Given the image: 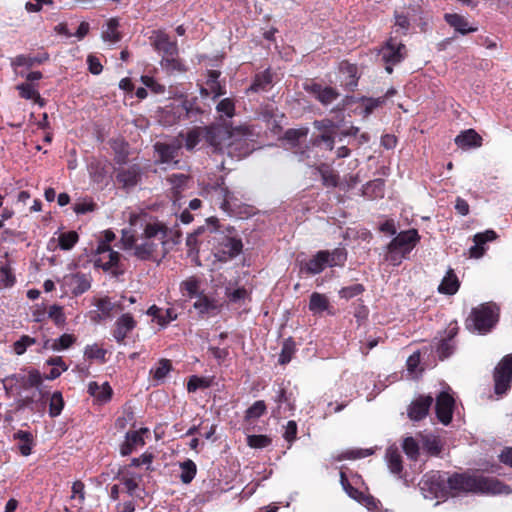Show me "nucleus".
I'll use <instances>...</instances> for the list:
<instances>
[{
	"label": "nucleus",
	"instance_id": "1",
	"mask_svg": "<svg viewBox=\"0 0 512 512\" xmlns=\"http://www.w3.org/2000/svg\"><path fill=\"white\" fill-rule=\"evenodd\" d=\"M448 489L453 496L461 492L482 494H509L511 489L501 481L483 475L454 474L447 478Z\"/></svg>",
	"mask_w": 512,
	"mask_h": 512
},
{
	"label": "nucleus",
	"instance_id": "2",
	"mask_svg": "<svg viewBox=\"0 0 512 512\" xmlns=\"http://www.w3.org/2000/svg\"><path fill=\"white\" fill-rule=\"evenodd\" d=\"M168 228L160 223H149L145 226L140 237V242L136 243L133 255L142 261H148L155 258L158 248L167 243Z\"/></svg>",
	"mask_w": 512,
	"mask_h": 512
},
{
	"label": "nucleus",
	"instance_id": "3",
	"mask_svg": "<svg viewBox=\"0 0 512 512\" xmlns=\"http://www.w3.org/2000/svg\"><path fill=\"white\" fill-rule=\"evenodd\" d=\"M419 240L415 229L399 233L389 244V259L400 262V259L409 253Z\"/></svg>",
	"mask_w": 512,
	"mask_h": 512
},
{
	"label": "nucleus",
	"instance_id": "4",
	"mask_svg": "<svg viewBox=\"0 0 512 512\" xmlns=\"http://www.w3.org/2000/svg\"><path fill=\"white\" fill-rule=\"evenodd\" d=\"M497 308L495 305L482 304L473 309L468 321L472 322L475 330L479 333L488 332L497 322Z\"/></svg>",
	"mask_w": 512,
	"mask_h": 512
},
{
	"label": "nucleus",
	"instance_id": "5",
	"mask_svg": "<svg viewBox=\"0 0 512 512\" xmlns=\"http://www.w3.org/2000/svg\"><path fill=\"white\" fill-rule=\"evenodd\" d=\"M420 489L425 498H446L449 494L447 479L439 473L425 475L420 482Z\"/></svg>",
	"mask_w": 512,
	"mask_h": 512
},
{
	"label": "nucleus",
	"instance_id": "6",
	"mask_svg": "<svg viewBox=\"0 0 512 512\" xmlns=\"http://www.w3.org/2000/svg\"><path fill=\"white\" fill-rule=\"evenodd\" d=\"M405 55V45L396 42L392 38L379 51V57L385 63V70L388 73H392V66L400 63L405 58Z\"/></svg>",
	"mask_w": 512,
	"mask_h": 512
},
{
	"label": "nucleus",
	"instance_id": "7",
	"mask_svg": "<svg viewBox=\"0 0 512 512\" xmlns=\"http://www.w3.org/2000/svg\"><path fill=\"white\" fill-rule=\"evenodd\" d=\"M495 393L504 394L512 381V355L505 356L495 368L494 372Z\"/></svg>",
	"mask_w": 512,
	"mask_h": 512
},
{
	"label": "nucleus",
	"instance_id": "8",
	"mask_svg": "<svg viewBox=\"0 0 512 512\" xmlns=\"http://www.w3.org/2000/svg\"><path fill=\"white\" fill-rule=\"evenodd\" d=\"M181 142L176 140L170 143L156 142L154 144V151L158 156V162L162 164H177L179 151L181 149Z\"/></svg>",
	"mask_w": 512,
	"mask_h": 512
},
{
	"label": "nucleus",
	"instance_id": "9",
	"mask_svg": "<svg viewBox=\"0 0 512 512\" xmlns=\"http://www.w3.org/2000/svg\"><path fill=\"white\" fill-rule=\"evenodd\" d=\"M151 44L157 50L163 53V56H177L178 47L176 42L171 41L169 36L162 30L153 31Z\"/></svg>",
	"mask_w": 512,
	"mask_h": 512
},
{
	"label": "nucleus",
	"instance_id": "10",
	"mask_svg": "<svg viewBox=\"0 0 512 512\" xmlns=\"http://www.w3.org/2000/svg\"><path fill=\"white\" fill-rule=\"evenodd\" d=\"M454 399L447 392H441L436 398V415L439 421L448 425L452 420Z\"/></svg>",
	"mask_w": 512,
	"mask_h": 512
},
{
	"label": "nucleus",
	"instance_id": "11",
	"mask_svg": "<svg viewBox=\"0 0 512 512\" xmlns=\"http://www.w3.org/2000/svg\"><path fill=\"white\" fill-rule=\"evenodd\" d=\"M206 140L213 146L216 150H221L223 146H231L232 142L229 140L232 138L233 134L226 127H210L206 128Z\"/></svg>",
	"mask_w": 512,
	"mask_h": 512
},
{
	"label": "nucleus",
	"instance_id": "12",
	"mask_svg": "<svg viewBox=\"0 0 512 512\" xmlns=\"http://www.w3.org/2000/svg\"><path fill=\"white\" fill-rule=\"evenodd\" d=\"M433 403L431 396H419L416 400L412 401L407 409L408 417L413 421H420L425 418Z\"/></svg>",
	"mask_w": 512,
	"mask_h": 512
},
{
	"label": "nucleus",
	"instance_id": "13",
	"mask_svg": "<svg viewBox=\"0 0 512 512\" xmlns=\"http://www.w3.org/2000/svg\"><path fill=\"white\" fill-rule=\"evenodd\" d=\"M141 177V168L133 164L127 168H120L116 173V180L123 188L128 189L136 186Z\"/></svg>",
	"mask_w": 512,
	"mask_h": 512
},
{
	"label": "nucleus",
	"instance_id": "14",
	"mask_svg": "<svg viewBox=\"0 0 512 512\" xmlns=\"http://www.w3.org/2000/svg\"><path fill=\"white\" fill-rule=\"evenodd\" d=\"M242 251V242L240 239H236L233 237H224L220 242V248L216 253V257L220 261H227L237 255H239Z\"/></svg>",
	"mask_w": 512,
	"mask_h": 512
},
{
	"label": "nucleus",
	"instance_id": "15",
	"mask_svg": "<svg viewBox=\"0 0 512 512\" xmlns=\"http://www.w3.org/2000/svg\"><path fill=\"white\" fill-rule=\"evenodd\" d=\"M99 258L96 260V265L102 267L104 270H110L117 266L120 254L113 251L109 245L101 243L97 249Z\"/></svg>",
	"mask_w": 512,
	"mask_h": 512
},
{
	"label": "nucleus",
	"instance_id": "16",
	"mask_svg": "<svg viewBox=\"0 0 512 512\" xmlns=\"http://www.w3.org/2000/svg\"><path fill=\"white\" fill-rule=\"evenodd\" d=\"M136 326L134 318L126 313L117 319L113 336L118 343H122L127 334L132 331Z\"/></svg>",
	"mask_w": 512,
	"mask_h": 512
},
{
	"label": "nucleus",
	"instance_id": "17",
	"mask_svg": "<svg viewBox=\"0 0 512 512\" xmlns=\"http://www.w3.org/2000/svg\"><path fill=\"white\" fill-rule=\"evenodd\" d=\"M496 238V233L493 230H487L484 233H478L473 237L474 245L470 247L469 254L472 258H480L484 254L483 245Z\"/></svg>",
	"mask_w": 512,
	"mask_h": 512
},
{
	"label": "nucleus",
	"instance_id": "18",
	"mask_svg": "<svg viewBox=\"0 0 512 512\" xmlns=\"http://www.w3.org/2000/svg\"><path fill=\"white\" fill-rule=\"evenodd\" d=\"M329 263H332V261H330V252L319 251L306 263L305 269L309 274H318L322 272L326 266H329Z\"/></svg>",
	"mask_w": 512,
	"mask_h": 512
},
{
	"label": "nucleus",
	"instance_id": "19",
	"mask_svg": "<svg viewBox=\"0 0 512 512\" xmlns=\"http://www.w3.org/2000/svg\"><path fill=\"white\" fill-rule=\"evenodd\" d=\"M19 381H21L22 387L24 389L35 387L39 393L40 399L43 400L45 398L46 392H44L41 388L42 376L38 370H30L28 375L21 377Z\"/></svg>",
	"mask_w": 512,
	"mask_h": 512
},
{
	"label": "nucleus",
	"instance_id": "20",
	"mask_svg": "<svg viewBox=\"0 0 512 512\" xmlns=\"http://www.w3.org/2000/svg\"><path fill=\"white\" fill-rule=\"evenodd\" d=\"M455 143L459 147H480L482 145L481 136L473 129H468L455 138Z\"/></svg>",
	"mask_w": 512,
	"mask_h": 512
},
{
	"label": "nucleus",
	"instance_id": "21",
	"mask_svg": "<svg viewBox=\"0 0 512 512\" xmlns=\"http://www.w3.org/2000/svg\"><path fill=\"white\" fill-rule=\"evenodd\" d=\"M310 91L316 96V98L325 105L332 103L339 96L338 92L331 87H322L318 84H313L310 87Z\"/></svg>",
	"mask_w": 512,
	"mask_h": 512
},
{
	"label": "nucleus",
	"instance_id": "22",
	"mask_svg": "<svg viewBox=\"0 0 512 512\" xmlns=\"http://www.w3.org/2000/svg\"><path fill=\"white\" fill-rule=\"evenodd\" d=\"M445 20L451 27L463 35L477 30L476 27H469L467 20L458 14H446Z\"/></svg>",
	"mask_w": 512,
	"mask_h": 512
},
{
	"label": "nucleus",
	"instance_id": "23",
	"mask_svg": "<svg viewBox=\"0 0 512 512\" xmlns=\"http://www.w3.org/2000/svg\"><path fill=\"white\" fill-rule=\"evenodd\" d=\"M88 392L90 393V395H92L101 402L108 401L112 395V389L107 382L101 385H99L97 382L89 383Z\"/></svg>",
	"mask_w": 512,
	"mask_h": 512
},
{
	"label": "nucleus",
	"instance_id": "24",
	"mask_svg": "<svg viewBox=\"0 0 512 512\" xmlns=\"http://www.w3.org/2000/svg\"><path fill=\"white\" fill-rule=\"evenodd\" d=\"M459 288V281L452 269L447 271L446 276L443 278L438 287V291L443 294H455Z\"/></svg>",
	"mask_w": 512,
	"mask_h": 512
},
{
	"label": "nucleus",
	"instance_id": "25",
	"mask_svg": "<svg viewBox=\"0 0 512 512\" xmlns=\"http://www.w3.org/2000/svg\"><path fill=\"white\" fill-rule=\"evenodd\" d=\"M387 465L394 474H399L402 469V457L397 447H389L386 451Z\"/></svg>",
	"mask_w": 512,
	"mask_h": 512
},
{
	"label": "nucleus",
	"instance_id": "26",
	"mask_svg": "<svg viewBox=\"0 0 512 512\" xmlns=\"http://www.w3.org/2000/svg\"><path fill=\"white\" fill-rule=\"evenodd\" d=\"M139 445H144V440L140 432H128L126 434L125 442L121 445V454L124 456L129 455L133 451V449Z\"/></svg>",
	"mask_w": 512,
	"mask_h": 512
},
{
	"label": "nucleus",
	"instance_id": "27",
	"mask_svg": "<svg viewBox=\"0 0 512 512\" xmlns=\"http://www.w3.org/2000/svg\"><path fill=\"white\" fill-rule=\"evenodd\" d=\"M111 148L114 151L116 163L119 165L126 164L129 156L128 144L121 139H115L111 141Z\"/></svg>",
	"mask_w": 512,
	"mask_h": 512
},
{
	"label": "nucleus",
	"instance_id": "28",
	"mask_svg": "<svg viewBox=\"0 0 512 512\" xmlns=\"http://www.w3.org/2000/svg\"><path fill=\"white\" fill-rule=\"evenodd\" d=\"M193 306L200 314H215L219 309V305L216 301L210 300L204 295L199 296Z\"/></svg>",
	"mask_w": 512,
	"mask_h": 512
},
{
	"label": "nucleus",
	"instance_id": "29",
	"mask_svg": "<svg viewBox=\"0 0 512 512\" xmlns=\"http://www.w3.org/2000/svg\"><path fill=\"white\" fill-rule=\"evenodd\" d=\"M329 307L328 298L320 293L314 292L310 296L309 309L314 314L321 313Z\"/></svg>",
	"mask_w": 512,
	"mask_h": 512
},
{
	"label": "nucleus",
	"instance_id": "30",
	"mask_svg": "<svg viewBox=\"0 0 512 512\" xmlns=\"http://www.w3.org/2000/svg\"><path fill=\"white\" fill-rule=\"evenodd\" d=\"M14 438L20 441L19 450L23 456L31 454L33 437L30 432L19 430L14 434Z\"/></svg>",
	"mask_w": 512,
	"mask_h": 512
},
{
	"label": "nucleus",
	"instance_id": "31",
	"mask_svg": "<svg viewBox=\"0 0 512 512\" xmlns=\"http://www.w3.org/2000/svg\"><path fill=\"white\" fill-rule=\"evenodd\" d=\"M330 125H331L330 121H328V124H325L324 122H318V121H316L314 123V126L317 129L324 130L323 133L319 136V138L315 140L314 144L318 145L319 142H324L326 144V147L329 150H332L334 148V138L328 129L330 127Z\"/></svg>",
	"mask_w": 512,
	"mask_h": 512
},
{
	"label": "nucleus",
	"instance_id": "32",
	"mask_svg": "<svg viewBox=\"0 0 512 512\" xmlns=\"http://www.w3.org/2000/svg\"><path fill=\"white\" fill-rule=\"evenodd\" d=\"M70 286L73 294L80 295L90 288V280L84 274H76L72 276Z\"/></svg>",
	"mask_w": 512,
	"mask_h": 512
},
{
	"label": "nucleus",
	"instance_id": "33",
	"mask_svg": "<svg viewBox=\"0 0 512 512\" xmlns=\"http://www.w3.org/2000/svg\"><path fill=\"white\" fill-rule=\"evenodd\" d=\"M16 89L24 99H33L40 106L44 105V100L40 97L39 93L35 90L34 86L30 83H22L17 85Z\"/></svg>",
	"mask_w": 512,
	"mask_h": 512
},
{
	"label": "nucleus",
	"instance_id": "34",
	"mask_svg": "<svg viewBox=\"0 0 512 512\" xmlns=\"http://www.w3.org/2000/svg\"><path fill=\"white\" fill-rule=\"evenodd\" d=\"M272 82V76L268 71H265L261 74L256 75L252 85L249 87L248 91L259 92L264 91Z\"/></svg>",
	"mask_w": 512,
	"mask_h": 512
},
{
	"label": "nucleus",
	"instance_id": "35",
	"mask_svg": "<svg viewBox=\"0 0 512 512\" xmlns=\"http://www.w3.org/2000/svg\"><path fill=\"white\" fill-rule=\"evenodd\" d=\"M119 26L117 19H110L107 22L106 29L102 32V38L104 41H109L112 43H116L120 41V34L117 32V28Z\"/></svg>",
	"mask_w": 512,
	"mask_h": 512
},
{
	"label": "nucleus",
	"instance_id": "36",
	"mask_svg": "<svg viewBox=\"0 0 512 512\" xmlns=\"http://www.w3.org/2000/svg\"><path fill=\"white\" fill-rule=\"evenodd\" d=\"M161 66L170 73L185 71L184 65L177 58V56H163L161 60Z\"/></svg>",
	"mask_w": 512,
	"mask_h": 512
},
{
	"label": "nucleus",
	"instance_id": "37",
	"mask_svg": "<svg viewBox=\"0 0 512 512\" xmlns=\"http://www.w3.org/2000/svg\"><path fill=\"white\" fill-rule=\"evenodd\" d=\"M64 407V400L62 394L59 391L54 392L49 401V415L51 417H57L61 414Z\"/></svg>",
	"mask_w": 512,
	"mask_h": 512
},
{
	"label": "nucleus",
	"instance_id": "38",
	"mask_svg": "<svg viewBox=\"0 0 512 512\" xmlns=\"http://www.w3.org/2000/svg\"><path fill=\"white\" fill-rule=\"evenodd\" d=\"M266 411V404L263 400L256 401L251 407L246 410L245 420L253 421L260 418Z\"/></svg>",
	"mask_w": 512,
	"mask_h": 512
},
{
	"label": "nucleus",
	"instance_id": "39",
	"mask_svg": "<svg viewBox=\"0 0 512 512\" xmlns=\"http://www.w3.org/2000/svg\"><path fill=\"white\" fill-rule=\"evenodd\" d=\"M424 448L431 455H438L441 452L440 439L434 435H425L422 437Z\"/></svg>",
	"mask_w": 512,
	"mask_h": 512
},
{
	"label": "nucleus",
	"instance_id": "40",
	"mask_svg": "<svg viewBox=\"0 0 512 512\" xmlns=\"http://www.w3.org/2000/svg\"><path fill=\"white\" fill-rule=\"evenodd\" d=\"M402 448L408 458L411 460H417L419 456V446L413 437H406L403 440Z\"/></svg>",
	"mask_w": 512,
	"mask_h": 512
},
{
	"label": "nucleus",
	"instance_id": "41",
	"mask_svg": "<svg viewBox=\"0 0 512 512\" xmlns=\"http://www.w3.org/2000/svg\"><path fill=\"white\" fill-rule=\"evenodd\" d=\"M180 479L184 484L190 483L196 475V465L192 460H187L181 464Z\"/></svg>",
	"mask_w": 512,
	"mask_h": 512
},
{
	"label": "nucleus",
	"instance_id": "42",
	"mask_svg": "<svg viewBox=\"0 0 512 512\" xmlns=\"http://www.w3.org/2000/svg\"><path fill=\"white\" fill-rule=\"evenodd\" d=\"M76 338L71 334H63L58 339H55L51 344V349L54 351H60L69 348L74 344Z\"/></svg>",
	"mask_w": 512,
	"mask_h": 512
},
{
	"label": "nucleus",
	"instance_id": "43",
	"mask_svg": "<svg viewBox=\"0 0 512 512\" xmlns=\"http://www.w3.org/2000/svg\"><path fill=\"white\" fill-rule=\"evenodd\" d=\"M96 306L101 311L104 317H110L111 312L115 307H117L119 310L124 309L121 303L114 304L107 297L99 299Z\"/></svg>",
	"mask_w": 512,
	"mask_h": 512
},
{
	"label": "nucleus",
	"instance_id": "44",
	"mask_svg": "<svg viewBox=\"0 0 512 512\" xmlns=\"http://www.w3.org/2000/svg\"><path fill=\"white\" fill-rule=\"evenodd\" d=\"M78 241V234L75 231L63 233L59 236V245L63 250L71 249Z\"/></svg>",
	"mask_w": 512,
	"mask_h": 512
},
{
	"label": "nucleus",
	"instance_id": "45",
	"mask_svg": "<svg viewBox=\"0 0 512 512\" xmlns=\"http://www.w3.org/2000/svg\"><path fill=\"white\" fill-rule=\"evenodd\" d=\"M217 111L228 118H232L235 113V104L232 99L225 98L221 100L216 107Z\"/></svg>",
	"mask_w": 512,
	"mask_h": 512
},
{
	"label": "nucleus",
	"instance_id": "46",
	"mask_svg": "<svg viewBox=\"0 0 512 512\" xmlns=\"http://www.w3.org/2000/svg\"><path fill=\"white\" fill-rule=\"evenodd\" d=\"M247 444L252 448H265L271 444V438L266 435H249Z\"/></svg>",
	"mask_w": 512,
	"mask_h": 512
},
{
	"label": "nucleus",
	"instance_id": "47",
	"mask_svg": "<svg viewBox=\"0 0 512 512\" xmlns=\"http://www.w3.org/2000/svg\"><path fill=\"white\" fill-rule=\"evenodd\" d=\"M107 351L98 347L97 344L89 345L85 348L84 355L88 359H99L102 362L105 361V355Z\"/></svg>",
	"mask_w": 512,
	"mask_h": 512
},
{
	"label": "nucleus",
	"instance_id": "48",
	"mask_svg": "<svg viewBox=\"0 0 512 512\" xmlns=\"http://www.w3.org/2000/svg\"><path fill=\"white\" fill-rule=\"evenodd\" d=\"M294 351H295L294 342L292 340H290V339L284 341L283 346H282V350H281V354H280V357H279V362L281 364L288 363L291 360Z\"/></svg>",
	"mask_w": 512,
	"mask_h": 512
},
{
	"label": "nucleus",
	"instance_id": "49",
	"mask_svg": "<svg viewBox=\"0 0 512 512\" xmlns=\"http://www.w3.org/2000/svg\"><path fill=\"white\" fill-rule=\"evenodd\" d=\"M213 191L222 198L221 206L225 207L229 202L230 192L228 188L225 186L224 179L221 178L213 187Z\"/></svg>",
	"mask_w": 512,
	"mask_h": 512
},
{
	"label": "nucleus",
	"instance_id": "50",
	"mask_svg": "<svg viewBox=\"0 0 512 512\" xmlns=\"http://www.w3.org/2000/svg\"><path fill=\"white\" fill-rule=\"evenodd\" d=\"M35 342L36 340L34 338L24 335L14 343V352L17 355H22L25 353L27 347L35 344Z\"/></svg>",
	"mask_w": 512,
	"mask_h": 512
},
{
	"label": "nucleus",
	"instance_id": "51",
	"mask_svg": "<svg viewBox=\"0 0 512 512\" xmlns=\"http://www.w3.org/2000/svg\"><path fill=\"white\" fill-rule=\"evenodd\" d=\"M323 184L328 187H335L338 184V175L332 170L325 168L320 169Z\"/></svg>",
	"mask_w": 512,
	"mask_h": 512
},
{
	"label": "nucleus",
	"instance_id": "52",
	"mask_svg": "<svg viewBox=\"0 0 512 512\" xmlns=\"http://www.w3.org/2000/svg\"><path fill=\"white\" fill-rule=\"evenodd\" d=\"M364 291V287L361 284H354L349 287H344L339 291L340 297L349 299L354 296L361 294Z\"/></svg>",
	"mask_w": 512,
	"mask_h": 512
},
{
	"label": "nucleus",
	"instance_id": "53",
	"mask_svg": "<svg viewBox=\"0 0 512 512\" xmlns=\"http://www.w3.org/2000/svg\"><path fill=\"white\" fill-rule=\"evenodd\" d=\"M200 135V128L192 129L187 133L185 146L188 150H192L199 143Z\"/></svg>",
	"mask_w": 512,
	"mask_h": 512
},
{
	"label": "nucleus",
	"instance_id": "54",
	"mask_svg": "<svg viewBox=\"0 0 512 512\" xmlns=\"http://www.w3.org/2000/svg\"><path fill=\"white\" fill-rule=\"evenodd\" d=\"M170 370H171L170 361L167 359H162L159 361L158 367L153 372L154 378L158 379V380L163 379L166 377V375L169 373Z\"/></svg>",
	"mask_w": 512,
	"mask_h": 512
},
{
	"label": "nucleus",
	"instance_id": "55",
	"mask_svg": "<svg viewBox=\"0 0 512 512\" xmlns=\"http://www.w3.org/2000/svg\"><path fill=\"white\" fill-rule=\"evenodd\" d=\"M275 401L278 403L277 409L273 411V413L276 416H280V414H281L280 410L282 408V404H286L289 410L293 409V405L289 401V398L287 397L286 392H285L284 389H280L279 390L278 395H277Z\"/></svg>",
	"mask_w": 512,
	"mask_h": 512
},
{
	"label": "nucleus",
	"instance_id": "56",
	"mask_svg": "<svg viewBox=\"0 0 512 512\" xmlns=\"http://www.w3.org/2000/svg\"><path fill=\"white\" fill-rule=\"evenodd\" d=\"M395 26L397 31L401 30L403 34H406L410 27L408 16L402 12H395Z\"/></svg>",
	"mask_w": 512,
	"mask_h": 512
},
{
	"label": "nucleus",
	"instance_id": "57",
	"mask_svg": "<svg viewBox=\"0 0 512 512\" xmlns=\"http://www.w3.org/2000/svg\"><path fill=\"white\" fill-rule=\"evenodd\" d=\"M137 241L138 240L129 231H126V230L122 231L121 243H122V248L124 250H133L134 251V247L136 246Z\"/></svg>",
	"mask_w": 512,
	"mask_h": 512
},
{
	"label": "nucleus",
	"instance_id": "58",
	"mask_svg": "<svg viewBox=\"0 0 512 512\" xmlns=\"http://www.w3.org/2000/svg\"><path fill=\"white\" fill-rule=\"evenodd\" d=\"M15 278L8 267L0 268V285L2 287H10L14 284Z\"/></svg>",
	"mask_w": 512,
	"mask_h": 512
},
{
	"label": "nucleus",
	"instance_id": "59",
	"mask_svg": "<svg viewBox=\"0 0 512 512\" xmlns=\"http://www.w3.org/2000/svg\"><path fill=\"white\" fill-rule=\"evenodd\" d=\"M48 315L57 325H62L65 322V316L63 314L62 307L58 305H52L49 308Z\"/></svg>",
	"mask_w": 512,
	"mask_h": 512
},
{
	"label": "nucleus",
	"instance_id": "60",
	"mask_svg": "<svg viewBox=\"0 0 512 512\" xmlns=\"http://www.w3.org/2000/svg\"><path fill=\"white\" fill-rule=\"evenodd\" d=\"M307 132V129H288L284 134V138L292 144H295L299 138L305 137Z\"/></svg>",
	"mask_w": 512,
	"mask_h": 512
},
{
	"label": "nucleus",
	"instance_id": "61",
	"mask_svg": "<svg viewBox=\"0 0 512 512\" xmlns=\"http://www.w3.org/2000/svg\"><path fill=\"white\" fill-rule=\"evenodd\" d=\"M181 287H182L183 290H185L187 292V294L190 297H193L194 295L197 294V291H198V288H199V283H198V281L196 279L190 278V279L184 281L181 284Z\"/></svg>",
	"mask_w": 512,
	"mask_h": 512
},
{
	"label": "nucleus",
	"instance_id": "62",
	"mask_svg": "<svg viewBox=\"0 0 512 512\" xmlns=\"http://www.w3.org/2000/svg\"><path fill=\"white\" fill-rule=\"evenodd\" d=\"M87 63L89 67V71L94 74L98 75L102 71V65L99 61V59L93 55H89L87 58Z\"/></svg>",
	"mask_w": 512,
	"mask_h": 512
},
{
	"label": "nucleus",
	"instance_id": "63",
	"mask_svg": "<svg viewBox=\"0 0 512 512\" xmlns=\"http://www.w3.org/2000/svg\"><path fill=\"white\" fill-rule=\"evenodd\" d=\"M296 434H297V424H296L295 421L291 420L286 425V429H285V433H284V438L288 442H292V441L295 440Z\"/></svg>",
	"mask_w": 512,
	"mask_h": 512
},
{
	"label": "nucleus",
	"instance_id": "64",
	"mask_svg": "<svg viewBox=\"0 0 512 512\" xmlns=\"http://www.w3.org/2000/svg\"><path fill=\"white\" fill-rule=\"evenodd\" d=\"M437 352L439 354V357L441 359H444V358H447V357H449L451 355L452 347H451L450 343L447 340H443L438 345Z\"/></svg>",
	"mask_w": 512,
	"mask_h": 512
}]
</instances>
